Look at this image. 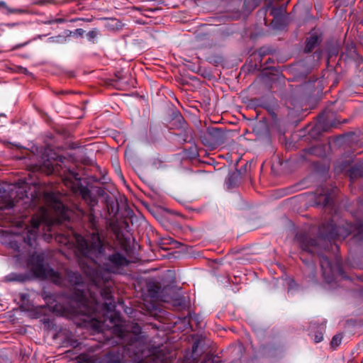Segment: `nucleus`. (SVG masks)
<instances>
[{
    "mask_svg": "<svg viewBox=\"0 0 363 363\" xmlns=\"http://www.w3.org/2000/svg\"><path fill=\"white\" fill-rule=\"evenodd\" d=\"M64 181L67 185L69 184L74 191L79 192L83 200L89 206L86 215L90 227L93 230H96L98 218L95 215L94 208L98 204L97 196L103 197L105 199L106 196H109L103 187L92 186L89 189L87 186H83L81 183V177L77 172L67 169L65 172Z\"/></svg>",
    "mask_w": 363,
    "mask_h": 363,
    "instance_id": "f257e3e1",
    "label": "nucleus"
},
{
    "mask_svg": "<svg viewBox=\"0 0 363 363\" xmlns=\"http://www.w3.org/2000/svg\"><path fill=\"white\" fill-rule=\"evenodd\" d=\"M110 322L114 324L113 334L116 335L122 343H125L123 348V355L129 356L134 362L136 361V326L132 327V331H128L121 323V316L118 313H114L110 317Z\"/></svg>",
    "mask_w": 363,
    "mask_h": 363,
    "instance_id": "f03ea898",
    "label": "nucleus"
},
{
    "mask_svg": "<svg viewBox=\"0 0 363 363\" xmlns=\"http://www.w3.org/2000/svg\"><path fill=\"white\" fill-rule=\"evenodd\" d=\"M75 240L79 255L90 263L96 264V259L104 252L103 242L98 233H93L91 239H86L80 235H76Z\"/></svg>",
    "mask_w": 363,
    "mask_h": 363,
    "instance_id": "7ed1b4c3",
    "label": "nucleus"
},
{
    "mask_svg": "<svg viewBox=\"0 0 363 363\" xmlns=\"http://www.w3.org/2000/svg\"><path fill=\"white\" fill-rule=\"evenodd\" d=\"M28 262L37 277L49 279L58 286L63 284L64 279L61 274L49 265H45L43 255L33 253L30 256Z\"/></svg>",
    "mask_w": 363,
    "mask_h": 363,
    "instance_id": "20e7f679",
    "label": "nucleus"
},
{
    "mask_svg": "<svg viewBox=\"0 0 363 363\" xmlns=\"http://www.w3.org/2000/svg\"><path fill=\"white\" fill-rule=\"evenodd\" d=\"M67 277L68 283L74 289V291L71 295V299L79 308H85L87 304V299L84 289L82 277L78 272L69 271L67 274Z\"/></svg>",
    "mask_w": 363,
    "mask_h": 363,
    "instance_id": "39448f33",
    "label": "nucleus"
},
{
    "mask_svg": "<svg viewBox=\"0 0 363 363\" xmlns=\"http://www.w3.org/2000/svg\"><path fill=\"white\" fill-rule=\"evenodd\" d=\"M107 210L106 218L110 220L109 225L116 237L119 238L121 230L118 222V215L120 211V203L117 198L113 196H106L104 201Z\"/></svg>",
    "mask_w": 363,
    "mask_h": 363,
    "instance_id": "423d86ee",
    "label": "nucleus"
},
{
    "mask_svg": "<svg viewBox=\"0 0 363 363\" xmlns=\"http://www.w3.org/2000/svg\"><path fill=\"white\" fill-rule=\"evenodd\" d=\"M128 263L129 261L124 255L120 252H115L108 257L104 267L106 270L115 273L119 268L127 266Z\"/></svg>",
    "mask_w": 363,
    "mask_h": 363,
    "instance_id": "0eeeda50",
    "label": "nucleus"
},
{
    "mask_svg": "<svg viewBox=\"0 0 363 363\" xmlns=\"http://www.w3.org/2000/svg\"><path fill=\"white\" fill-rule=\"evenodd\" d=\"M160 286L159 283L154 281H149L146 284V291L147 294L143 298L144 301H147V298L149 297L150 300L156 299L160 300L164 302H168L169 298L162 294V291H160Z\"/></svg>",
    "mask_w": 363,
    "mask_h": 363,
    "instance_id": "6e6552de",
    "label": "nucleus"
},
{
    "mask_svg": "<svg viewBox=\"0 0 363 363\" xmlns=\"http://www.w3.org/2000/svg\"><path fill=\"white\" fill-rule=\"evenodd\" d=\"M207 133L210 138L211 143L213 145H220L225 140V135L223 132L217 128H208Z\"/></svg>",
    "mask_w": 363,
    "mask_h": 363,
    "instance_id": "1a4fd4ad",
    "label": "nucleus"
},
{
    "mask_svg": "<svg viewBox=\"0 0 363 363\" xmlns=\"http://www.w3.org/2000/svg\"><path fill=\"white\" fill-rule=\"evenodd\" d=\"M45 198L46 200L52 202L55 205V208L60 213L62 217L64 219H67L65 216V206L58 200L57 197L53 192L45 193Z\"/></svg>",
    "mask_w": 363,
    "mask_h": 363,
    "instance_id": "9d476101",
    "label": "nucleus"
},
{
    "mask_svg": "<svg viewBox=\"0 0 363 363\" xmlns=\"http://www.w3.org/2000/svg\"><path fill=\"white\" fill-rule=\"evenodd\" d=\"M101 296L106 300L103 304V308L108 313L114 311L116 306L111 293L108 290L104 289L101 291Z\"/></svg>",
    "mask_w": 363,
    "mask_h": 363,
    "instance_id": "9b49d317",
    "label": "nucleus"
},
{
    "mask_svg": "<svg viewBox=\"0 0 363 363\" xmlns=\"http://www.w3.org/2000/svg\"><path fill=\"white\" fill-rule=\"evenodd\" d=\"M299 242L301 247L303 249V250L309 252L311 253L313 252L312 248L316 247L317 245V241L315 239H313L307 236L301 238Z\"/></svg>",
    "mask_w": 363,
    "mask_h": 363,
    "instance_id": "f8f14e48",
    "label": "nucleus"
},
{
    "mask_svg": "<svg viewBox=\"0 0 363 363\" xmlns=\"http://www.w3.org/2000/svg\"><path fill=\"white\" fill-rule=\"evenodd\" d=\"M38 233H36V230L35 229H30L25 235L21 237V239L23 245L33 247L36 243Z\"/></svg>",
    "mask_w": 363,
    "mask_h": 363,
    "instance_id": "ddd939ff",
    "label": "nucleus"
},
{
    "mask_svg": "<svg viewBox=\"0 0 363 363\" xmlns=\"http://www.w3.org/2000/svg\"><path fill=\"white\" fill-rule=\"evenodd\" d=\"M28 279L27 275L22 273L11 272L4 277L6 282L23 283Z\"/></svg>",
    "mask_w": 363,
    "mask_h": 363,
    "instance_id": "4468645a",
    "label": "nucleus"
},
{
    "mask_svg": "<svg viewBox=\"0 0 363 363\" xmlns=\"http://www.w3.org/2000/svg\"><path fill=\"white\" fill-rule=\"evenodd\" d=\"M121 354L118 352H109L101 360V363H121Z\"/></svg>",
    "mask_w": 363,
    "mask_h": 363,
    "instance_id": "2eb2a0df",
    "label": "nucleus"
},
{
    "mask_svg": "<svg viewBox=\"0 0 363 363\" xmlns=\"http://www.w3.org/2000/svg\"><path fill=\"white\" fill-rule=\"evenodd\" d=\"M306 45L304 49L306 52H311L316 45L319 43V38L317 35H311L306 39Z\"/></svg>",
    "mask_w": 363,
    "mask_h": 363,
    "instance_id": "dca6fc26",
    "label": "nucleus"
},
{
    "mask_svg": "<svg viewBox=\"0 0 363 363\" xmlns=\"http://www.w3.org/2000/svg\"><path fill=\"white\" fill-rule=\"evenodd\" d=\"M22 245H23V243L20 236L11 237L8 243L9 247L16 252H21Z\"/></svg>",
    "mask_w": 363,
    "mask_h": 363,
    "instance_id": "f3484780",
    "label": "nucleus"
},
{
    "mask_svg": "<svg viewBox=\"0 0 363 363\" xmlns=\"http://www.w3.org/2000/svg\"><path fill=\"white\" fill-rule=\"evenodd\" d=\"M327 227L330 228L328 233H322L321 236L323 238H333L334 237L339 235L340 230L335 227L332 223L328 224Z\"/></svg>",
    "mask_w": 363,
    "mask_h": 363,
    "instance_id": "a211bd4d",
    "label": "nucleus"
},
{
    "mask_svg": "<svg viewBox=\"0 0 363 363\" xmlns=\"http://www.w3.org/2000/svg\"><path fill=\"white\" fill-rule=\"evenodd\" d=\"M320 264L324 274L326 273L329 274L332 271L331 264L327 257L322 256L320 257Z\"/></svg>",
    "mask_w": 363,
    "mask_h": 363,
    "instance_id": "6ab92c4d",
    "label": "nucleus"
},
{
    "mask_svg": "<svg viewBox=\"0 0 363 363\" xmlns=\"http://www.w3.org/2000/svg\"><path fill=\"white\" fill-rule=\"evenodd\" d=\"M124 156H125L126 161L130 165H132L133 168L134 169V165H135V156H134L133 150L132 149L127 147L125 150Z\"/></svg>",
    "mask_w": 363,
    "mask_h": 363,
    "instance_id": "aec40b11",
    "label": "nucleus"
},
{
    "mask_svg": "<svg viewBox=\"0 0 363 363\" xmlns=\"http://www.w3.org/2000/svg\"><path fill=\"white\" fill-rule=\"evenodd\" d=\"M258 6L257 0H245L243 9L246 12H250Z\"/></svg>",
    "mask_w": 363,
    "mask_h": 363,
    "instance_id": "412c9836",
    "label": "nucleus"
},
{
    "mask_svg": "<svg viewBox=\"0 0 363 363\" xmlns=\"http://www.w3.org/2000/svg\"><path fill=\"white\" fill-rule=\"evenodd\" d=\"M154 259V255L152 252H149L147 253H142V252H140V253H138V263L139 262H149L150 260Z\"/></svg>",
    "mask_w": 363,
    "mask_h": 363,
    "instance_id": "4be33fe9",
    "label": "nucleus"
},
{
    "mask_svg": "<svg viewBox=\"0 0 363 363\" xmlns=\"http://www.w3.org/2000/svg\"><path fill=\"white\" fill-rule=\"evenodd\" d=\"M112 166L116 175L123 181H124V177L120 167L118 160L116 158L112 160Z\"/></svg>",
    "mask_w": 363,
    "mask_h": 363,
    "instance_id": "5701e85b",
    "label": "nucleus"
},
{
    "mask_svg": "<svg viewBox=\"0 0 363 363\" xmlns=\"http://www.w3.org/2000/svg\"><path fill=\"white\" fill-rule=\"evenodd\" d=\"M99 35V30H98V28H93L92 30H89L86 33V38L89 41L94 43L95 38H96Z\"/></svg>",
    "mask_w": 363,
    "mask_h": 363,
    "instance_id": "b1692460",
    "label": "nucleus"
},
{
    "mask_svg": "<svg viewBox=\"0 0 363 363\" xmlns=\"http://www.w3.org/2000/svg\"><path fill=\"white\" fill-rule=\"evenodd\" d=\"M238 175L235 173H230L228 176V179L226 181V184L228 188H232L235 186V181L237 179Z\"/></svg>",
    "mask_w": 363,
    "mask_h": 363,
    "instance_id": "393cba45",
    "label": "nucleus"
},
{
    "mask_svg": "<svg viewBox=\"0 0 363 363\" xmlns=\"http://www.w3.org/2000/svg\"><path fill=\"white\" fill-rule=\"evenodd\" d=\"M65 343L66 346H69L73 348H77L80 345V342L78 341V340L72 337L66 338Z\"/></svg>",
    "mask_w": 363,
    "mask_h": 363,
    "instance_id": "a878e982",
    "label": "nucleus"
},
{
    "mask_svg": "<svg viewBox=\"0 0 363 363\" xmlns=\"http://www.w3.org/2000/svg\"><path fill=\"white\" fill-rule=\"evenodd\" d=\"M0 7H4L7 9L9 13H23L22 9H10L7 6L6 3L3 1H0Z\"/></svg>",
    "mask_w": 363,
    "mask_h": 363,
    "instance_id": "bb28decb",
    "label": "nucleus"
},
{
    "mask_svg": "<svg viewBox=\"0 0 363 363\" xmlns=\"http://www.w3.org/2000/svg\"><path fill=\"white\" fill-rule=\"evenodd\" d=\"M13 202L9 201L6 203H0V211L11 210L13 208Z\"/></svg>",
    "mask_w": 363,
    "mask_h": 363,
    "instance_id": "cd10ccee",
    "label": "nucleus"
},
{
    "mask_svg": "<svg viewBox=\"0 0 363 363\" xmlns=\"http://www.w3.org/2000/svg\"><path fill=\"white\" fill-rule=\"evenodd\" d=\"M341 340H342V336L340 335H335L333 337V339L331 340V342H330V345H331L332 347H336L338 345H340V344L341 342Z\"/></svg>",
    "mask_w": 363,
    "mask_h": 363,
    "instance_id": "c85d7f7f",
    "label": "nucleus"
},
{
    "mask_svg": "<svg viewBox=\"0 0 363 363\" xmlns=\"http://www.w3.org/2000/svg\"><path fill=\"white\" fill-rule=\"evenodd\" d=\"M40 223H41L40 219L32 218V219L30 220V223H31L30 229H35V230H36V233H38Z\"/></svg>",
    "mask_w": 363,
    "mask_h": 363,
    "instance_id": "c756f323",
    "label": "nucleus"
},
{
    "mask_svg": "<svg viewBox=\"0 0 363 363\" xmlns=\"http://www.w3.org/2000/svg\"><path fill=\"white\" fill-rule=\"evenodd\" d=\"M82 267L84 269V272L87 274L91 279H94L95 277L96 272L94 269H91L89 268V267H87L88 269L86 271L83 265L82 266Z\"/></svg>",
    "mask_w": 363,
    "mask_h": 363,
    "instance_id": "7c9ffc66",
    "label": "nucleus"
},
{
    "mask_svg": "<svg viewBox=\"0 0 363 363\" xmlns=\"http://www.w3.org/2000/svg\"><path fill=\"white\" fill-rule=\"evenodd\" d=\"M137 219H138V222H140V225H143L145 226L147 225V223L145 219V217L140 213L138 212Z\"/></svg>",
    "mask_w": 363,
    "mask_h": 363,
    "instance_id": "2f4dec72",
    "label": "nucleus"
},
{
    "mask_svg": "<svg viewBox=\"0 0 363 363\" xmlns=\"http://www.w3.org/2000/svg\"><path fill=\"white\" fill-rule=\"evenodd\" d=\"M84 33V30L82 28H77L74 31V35L77 36H82Z\"/></svg>",
    "mask_w": 363,
    "mask_h": 363,
    "instance_id": "473e14b6",
    "label": "nucleus"
},
{
    "mask_svg": "<svg viewBox=\"0 0 363 363\" xmlns=\"http://www.w3.org/2000/svg\"><path fill=\"white\" fill-rule=\"evenodd\" d=\"M323 335L322 333H318L315 335V342H320L323 340Z\"/></svg>",
    "mask_w": 363,
    "mask_h": 363,
    "instance_id": "72a5a7b5",
    "label": "nucleus"
},
{
    "mask_svg": "<svg viewBox=\"0 0 363 363\" xmlns=\"http://www.w3.org/2000/svg\"><path fill=\"white\" fill-rule=\"evenodd\" d=\"M279 11V9H278L272 8L271 10V13L274 16H276L278 13Z\"/></svg>",
    "mask_w": 363,
    "mask_h": 363,
    "instance_id": "f704fd0d",
    "label": "nucleus"
},
{
    "mask_svg": "<svg viewBox=\"0 0 363 363\" xmlns=\"http://www.w3.org/2000/svg\"><path fill=\"white\" fill-rule=\"evenodd\" d=\"M123 205L125 206V208H127V211H128V213H127V215L128 216H130V214L131 215H133V212L126 206V204L125 203H123Z\"/></svg>",
    "mask_w": 363,
    "mask_h": 363,
    "instance_id": "c9c22d12",
    "label": "nucleus"
},
{
    "mask_svg": "<svg viewBox=\"0 0 363 363\" xmlns=\"http://www.w3.org/2000/svg\"><path fill=\"white\" fill-rule=\"evenodd\" d=\"M40 317V314L37 312L35 315H34V318H38Z\"/></svg>",
    "mask_w": 363,
    "mask_h": 363,
    "instance_id": "e433bc0d",
    "label": "nucleus"
},
{
    "mask_svg": "<svg viewBox=\"0 0 363 363\" xmlns=\"http://www.w3.org/2000/svg\"><path fill=\"white\" fill-rule=\"evenodd\" d=\"M138 23H145L142 20L138 18Z\"/></svg>",
    "mask_w": 363,
    "mask_h": 363,
    "instance_id": "4c0bfd02",
    "label": "nucleus"
},
{
    "mask_svg": "<svg viewBox=\"0 0 363 363\" xmlns=\"http://www.w3.org/2000/svg\"><path fill=\"white\" fill-rule=\"evenodd\" d=\"M148 235H149V232L147 233V235L148 236ZM146 241H147V242H150V238H149L148 237H147V238H146Z\"/></svg>",
    "mask_w": 363,
    "mask_h": 363,
    "instance_id": "58836bf2",
    "label": "nucleus"
},
{
    "mask_svg": "<svg viewBox=\"0 0 363 363\" xmlns=\"http://www.w3.org/2000/svg\"><path fill=\"white\" fill-rule=\"evenodd\" d=\"M177 115L179 116V119L182 118V116H180V114H179V113H177Z\"/></svg>",
    "mask_w": 363,
    "mask_h": 363,
    "instance_id": "ea45409f",
    "label": "nucleus"
},
{
    "mask_svg": "<svg viewBox=\"0 0 363 363\" xmlns=\"http://www.w3.org/2000/svg\"><path fill=\"white\" fill-rule=\"evenodd\" d=\"M148 11L150 12V13H152V12H154V10H150Z\"/></svg>",
    "mask_w": 363,
    "mask_h": 363,
    "instance_id": "a19ab883",
    "label": "nucleus"
},
{
    "mask_svg": "<svg viewBox=\"0 0 363 363\" xmlns=\"http://www.w3.org/2000/svg\"><path fill=\"white\" fill-rule=\"evenodd\" d=\"M322 228H326V226H325V225H323Z\"/></svg>",
    "mask_w": 363,
    "mask_h": 363,
    "instance_id": "79ce46f5",
    "label": "nucleus"
},
{
    "mask_svg": "<svg viewBox=\"0 0 363 363\" xmlns=\"http://www.w3.org/2000/svg\"><path fill=\"white\" fill-rule=\"evenodd\" d=\"M137 10L140 11V9L138 7L137 8Z\"/></svg>",
    "mask_w": 363,
    "mask_h": 363,
    "instance_id": "37998d69",
    "label": "nucleus"
}]
</instances>
